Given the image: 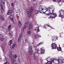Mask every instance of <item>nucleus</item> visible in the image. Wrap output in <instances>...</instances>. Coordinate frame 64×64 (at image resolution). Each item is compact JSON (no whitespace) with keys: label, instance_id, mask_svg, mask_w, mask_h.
I'll use <instances>...</instances> for the list:
<instances>
[{"label":"nucleus","instance_id":"f257e3e1","mask_svg":"<svg viewBox=\"0 0 64 64\" xmlns=\"http://www.w3.org/2000/svg\"><path fill=\"white\" fill-rule=\"evenodd\" d=\"M53 7L52 6H50L48 8V12H50V16L51 18H55L56 17H57V15L56 14L54 13V10L52 9Z\"/></svg>","mask_w":64,"mask_h":64},{"label":"nucleus","instance_id":"f03ea898","mask_svg":"<svg viewBox=\"0 0 64 64\" xmlns=\"http://www.w3.org/2000/svg\"><path fill=\"white\" fill-rule=\"evenodd\" d=\"M39 12L41 13H45L46 12L48 11V8L47 9L45 6L43 7V6H41L39 7Z\"/></svg>","mask_w":64,"mask_h":64},{"label":"nucleus","instance_id":"7ed1b4c3","mask_svg":"<svg viewBox=\"0 0 64 64\" xmlns=\"http://www.w3.org/2000/svg\"><path fill=\"white\" fill-rule=\"evenodd\" d=\"M55 62L56 63L58 64H56L54 62V61L53 63L54 64H62V63H63L64 62V60L63 58L61 56L58 57V60H56L55 59Z\"/></svg>","mask_w":64,"mask_h":64},{"label":"nucleus","instance_id":"20e7f679","mask_svg":"<svg viewBox=\"0 0 64 64\" xmlns=\"http://www.w3.org/2000/svg\"><path fill=\"white\" fill-rule=\"evenodd\" d=\"M33 7H30L29 9H26V12L27 14L29 16V18H31L32 17V12L33 11Z\"/></svg>","mask_w":64,"mask_h":64},{"label":"nucleus","instance_id":"39448f33","mask_svg":"<svg viewBox=\"0 0 64 64\" xmlns=\"http://www.w3.org/2000/svg\"><path fill=\"white\" fill-rule=\"evenodd\" d=\"M5 1L4 0H2L1 3L0 4V6H2L0 10L2 13H3L4 12V10H3V7H5Z\"/></svg>","mask_w":64,"mask_h":64},{"label":"nucleus","instance_id":"423d86ee","mask_svg":"<svg viewBox=\"0 0 64 64\" xmlns=\"http://www.w3.org/2000/svg\"><path fill=\"white\" fill-rule=\"evenodd\" d=\"M59 17H61L62 19V20L63 18L64 17V11L61 10L58 12Z\"/></svg>","mask_w":64,"mask_h":64},{"label":"nucleus","instance_id":"0eeeda50","mask_svg":"<svg viewBox=\"0 0 64 64\" xmlns=\"http://www.w3.org/2000/svg\"><path fill=\"white\" fill-rule=\"evenodd\" d=\"M48 62L46 63V64H52V63L54 62V60L50 58H48L46 59Z\"/></svg>","mask_w":64,"mask_h":64},{"label":"nucleus","instance_id":"6e6552de","mask_svg":"<svg viewBox=\"0 0 64 64\" xmlns=\"http://www.w3.org/2000/svg\"><path fill=\"white\" fill-rule=\"evenodd\" d=\"M45 50L44 48H40V50H38L37 51V53L38 54L40 55V54H43L45 52Z\"/></svg>","mask_w":64,"mask_h":64},{"label":"nucleus","instance_id":"1a4fd4ad","mask_svg":"<svg viewBox=\"0 0 64 64\" xmlns=\"http://www.w3.org/2000/svg\"><path fill=\"white\" fill-rule=\"evenodd\" d=\"M12 59L11 63L12 64H18V62L17 61L15 60V59H12V58H11ZM13 59V60H12Z\"/></svg>","mask_w":64,"mask_h":64},{"label":"nucleus","instance_id":"9d476101","mask_svg":"<svg viewBox=\"0 0 64 64\" xmlns=\"http://www.w3.org/2000/svg\"><path fill=\"white\" fill-rule=\"evenodd\" d=\"M52 48L53 49H57V44L55 43H53L52 44Z\"/></svg>","mask_w":64,"mask_h":64},{"label":"nucleus","instance_id":"9b49d317","mask_svg":"<svg viewBox=\"0 0 64 64\" xmlns=\"http://www.w3.org/2000/svg\"><path fill=\"white\" fill-rule=\"evenodd\" d=\"M28 49L30 51V55H32L33 54V50L31 46H30L28 48Z\"/></svg>","mask_w":64,"mask_h":64},{"label":"nucleus","instance_id":"f8f14e48","mask_svg":"<svg viewBox=\"0 0 64 64\" xmlns=\"http://www.w3.org/2000/svg\"><path fill=\"white\" fill-rule=\"evenodd\" d=\"M52 41H55L57 40V37L56 36H55L52 37Z\"/></svg>","mask_w":64,"mask_h":64},{"label":"nucleus","instance_id":"ddd939ff","mask_svg":"<svg viewBox=\"0 0 64 64\" xmlns=\"http://www.w3.org/2000/svg\"><path fill=\"white\" fill-rule=\"evenodd\" d=\"M28 22H26L24 24V27L23 28V29L24 30V29L25 28H26L28 27Z\"/></svg>","mask_w":64,"mask_h":64},{"label":"nucleus","instance_id":"4468645a","mask_svg":"<svg viewBox=\"0 0 64 64\" xmlns=\"http://www.w3.org/2000/svg\"><path fill=\"white\" fill-rule=\"evenodd\" d=\"M5 46H6V44H2V46H1V48L3 51V52L4 53V50L5 48Z\"/></svg>","mask_w":64,"mask_h":64},{"label":"nucleus","instance_id":"2eb2a0df","mask_svg":"<svg viewBox=\"0 0 64 64\" xmlns=\"http://www.w3.org/2000/svg\"><path fill=\"white\" fill-rule=\"evenodd\" d=\"M33 28V25L32 23L30 24H29V26L28 27V28L30 30L32 29Z\"/></svg>","mask_w":64,"mask_h":64},{"label":"nucleus","instance_id":"dca6fc26","mask_svg":"<svg viewBox=\"0 0 64 64\" xmlns=\"http://www.w3.org/2000/svg\"><path fill=\"white\" fill-rule=\"evenodd\" d=\"M35 31L36 32H37L36 33H38V32H39V31L40 30L39 29V26H38L35 28Z\"/></svg>","mask_w":64,"mask_h":64},{"label":"nucleus","instance_id":"f3484780","mask_svg":"<svg viewBox=\"0 0 64 64\" xmlns=\"http://www.w3.org/2000/svg\"><path fill=\"white\" fill-rule=\"evenodd\" d=\"M9 18H10V19L11 20L12 22H14V18H13V16L12 15H11L9 17Z\"/></svg>","mask_w":64,"mask_h":64},{"label":"nucleus","instance_id":"a211bd4d","mask_svg":"<svg viewBox=\"0 0 64 64\" xmlns=\"http://www.w3.org/2000/svg\"><path fill=\"white\" fill-rule=\"evenodd\" d=\"M0 39L1 41H3L4 40L3 36L2 34H0Z\"/></svg>","mask_w":64,"mask_h":64},{"label":"nucleus","instance_id":"6ab92c4d","mask_svg":"<svg viewBox=\"0 0 64 64\" xmlns=\"http://www.w3.org/2000/svg\"><path fill=\"white\" fill-rule=\"evenodd\" d=\"M21 37H22V34H20V36L18 38V42H19V41H20L21 39Z\"/></svg>","mask_w":64,"mask_h":64},{"label":"nucleus","instance_id":"aec40b11","mask_svg":"<svg viewBox=\"0 0 64 64\" xmlns=\"http://www.w3.org/2000/svg\"><path fill=\"white\" fill-rule=\"evenodd\" d=\"M40 44H43V42H40L39 44H37L36 46H34V48H36L38 47V46H39V45H40Z\"/></svg>","mask_w":64,"mask_h":64},{"label":"nucleus","instance_id":"412c9836","mask_svg":"<svg viewBox=\"0 0 64 64\" xmlns=\"http://www.w3.org/2000/svg\"><path fill=\"white\" fill-rule=\"evenodd\" d=\"M39 12V9L38 10H35L34 11V14L35 15H36L37 14H38Z\"/></svg>","mask_w":64,"mask_h":64},{"label":"nucleus","instance_id":"4be33fe9","mask_svg":"<svg viewBox=\"0 0 64 64\" xmlns=\"http://www.w3.org/2000/svg\"><path fill=\"white\" fill-rule=\"evenodd\" d=\"M9 33L10 34V36L12 37V35L13 34L12 33V31L11 30H10L9 31Z\"/></svg>","mask_w":64,"mask_h":64},{"label":"nucleus","instance_id":"5701e85b","mask_svg":"<svg viewBox=\"0 0 64 64\" xmlns=\"http://www.w3.org/2000/svg\"><path fill=\"white\" fill-rule=\"evenodd\" d=\"M12 44H13V41L12 40H10L8 44L9 45H11Z\"/></svg>","mask_w":64,"mask_h":64},{"label":"nucleus","instance_id":"b1692460","mask_svg":"<svg viewBox=\"0 0 64 64\" xmlns=\"http://www.w3.org/2000/svg\"><path fill=\"white\" fill-rule=\"evenodd\" d=\"M44 28H45L46 29V27H50L51 28V27L50 26V25H48L47 24H46L44 25Z\"/></svg>","mask_w":64,"mask_h":64},{"label":"nucleus","instance_id":"393cba45","mask_svg":"<svg viewBox=\"0 0 64 64\" xmlns=\"http://www.w3.org/2000/svg\"><path fill=\"white\" fill-rule=\"evenodd\" d=\"M18 26H21L22 25V23L21 22L19 21L18 22Z\"/></svg>","mask_w":64,"mask_h":64},{"label":"nucleus","instance_id":"a878e982","mask_svg":"<svg viewBox=\"0 0 64 64\" xmlns=\"http://www.w3.org/2000/svg\"><path fill=\"white\" fill-rule=\"evenodd\" d=\"M33 54L34 58L35 59V58H36L37 56H37V53H34Z\"/></svg>","mask_w":64,"mask_h":64},{"label":"nucleus","instance_id":"bb28decb","mask_svg":"<svg viewBox=\"0 0 64 64\" xmlns=\"http://www.w3.org/2000/svg\"><path fill=\"white\" fill-rule=\"evenodd\" d=\"M4 29H5V28L2 27V26H1L0 27V30H2V31H4Z\"/></svg>","mask_w":64,"mask_h":64},{"label":"nucleus","instance_id":"cd10ccee","mask_svg":"<svg viewBox=\"0 0 64 64\" xmlns=\"http://www.w3.org/2000/svg\"><path fill=\"white\" fill-rule=\"evenodd\" d=\"M16 47V44H13L12 46V48H13V49H15Z\"/></svg>","mask_w":64,"mask_h":64},{"label":"nucleus","instance_id":"c85d7f7f","mask_svg":"<svg viewBox=\"0 0 64 64\" xmlns=\"http://www.w3.org/2000/svg\"><path fill=\"white\" fill-rule=\"evenodd\" d=\"M11 10H9L8 12L7 13V15H10L11 14Z\"/></svg>","mask_w":64,"mask_h":64},{"label":"nucleus","instance_id":"c756f323","mask_svg":"<svg viewBox=\"0 0 64 64\" xmlns=\"http://www.w3.org/2000/svg\"><path fill=\"white\" fill-rule=\"evenodd\" d=\"M11 25H10L8 26V30H10V28H11Z\"/></svg>","mask_w":64,"mask_h":64},{"label":"nucleus","instance_id":"7c9ffc66","mask_svg":"<svg viewBox=\"0 0 64 64\" xmlns=\"http://www.w3.org/2000/svg\"><path fill=\"white\" fill-rule=\"evenodd\" d=\"M10 57H12V58H13V57H12L13 56V53H12V52H11L10 54Z\"/></svg>","mask_w":64,"mask_h":64},{"label":"nucleus","instance_id":"2f4dec72","mask_svg":"<svg viewBox=\"0 0 64 64\" xmlns=\"http://www.w3.org/2000/svg\"><path fill=\"white\" fill-rule=\"evenodd\" d=\"M14 56L15 58H17L18 57L17 55L15 54L14 55Z\"/></svg>","mask_w":64,"mask_h":64},{"label":"nucleus","instance_id":"473e14b6","mask_svg":"<svg viewBox=\"0 0 64 64\" xmlns=\"http://www.w3.org/2000/svg\"><path fill=\"white\" fill-rule=\"evenodd\" d=\"M34 38H36V39H38V38L37 37L36 35V34H35L34 35Z\"/></svg>","mask_w":64,"mask_h":64},{"label":"nucleus","instance_id":"72a5a7b5","mask_svg":"<svg viewBox=\"0 0 64 64\" xmlns=\"http://www.w3.org/2000/svg\"><path fill=\"white\" fill-rule=\"evenodd\" d=\"M31 33L32 32L30 30H29L28 32V34H31Z\"/></svg>","mask_w":64,"mask_h":64},{"label":"nucleus","instance_id":"f704fd0d","mask_svg":"<svg viewBox=\"0 0 64 64\" xmlns=\"http://www.w3.org/2000/svg\"><path fill=\"white\" fill-rule=\"evenodd\" d=\"M57 50L58 51H60L61 50V47L58 48H57Z\"/></svg>","mask_w":64,"mask_h":64},{"label":"nucleus","instance_id":"c9c22d12","mask_svg":"<svg viewBox=\"0 0 64 64\" xmlns=\"http://www.w3.org/2000/svg\"><path fill=\"white\" fill-rule=\"evenodd\" d=\"M50 15V14H46V16H49Z\"/></svg>","mask_w":64,"mask_h":64},{"label":"nucleus","instance_id":"e433bc0d","mask_svg":"<svg viewBox=\"0 0 64 64\" xmlns=\"http://www.w3.org/2000/svg\"><path fill=\"white\" fill-rule=\"evenodd\" d=\"M6 57H5V58H4V62H5L6 61Z\"/></svg>","mask_w":64,"mask_h":64},{"label":"nucleus","instance_id":"4c0bfd02","mask_svg":"<svg viewBox=\"0 0 64 64\" xmlns=\"http://www.w3.org/2000/svg\"><path fill=\"white\" fill-rule=\"evenodd\" d=\"M61 0H58V3H59L60 2Z\"/></svg>","mask_w":64,"mask_h":64},{"label":"nucleus","instance_id":"58836bf2","mask_svg":"<svg viewBox=\"0 0 64 64\" xmlns=\"http://www.w3.org/2000/svg\"><path fill=\"white\" fill-rule=\"evenodd\" d=\"M27 21H28H28H29V20H30V19H29V18H28L27 19Z\"/></svg>","mask_w":64,"mask_h":64},{"label":"nucleus","instance_id":"ea45409f","mask_svg":"<svg viewBox=\"0 0 64 64\" xmlns=\"http://www.w3.org/2000/svg\"><path fill=\"white\" fill-rule=\"evenodd\" d=\"M7 24V23H5V24H4V26H6V25Z\"/></svg>","mask_w":64,"mask_h":64},{"label":"nucleus","instance_id":"a19ab883","mask_svg":"<svg viewBox=\"0 0 64 64\" xmlns=\"http://www.w3.org/2000/svg\"><path fill=\"white\" fill-rule=\"evenodd\" d=\"M7 38V36H5L4 37V39H6Z\"/></svg>","mask_w":64,"mask_h":64},{"label":"nucleus","instance_id":"79ce46f5","mask_svg":"<svg viewBox=\"0 0 64 64\" xmlns=\"http://www.w3.org/2000/svg\"><path fill=\"white\" fill-rule=\"evenodd\" d=\"M14 4L13 3H11V5L12 6H13V4Z\"/></svg>","mask_w":64,"mask_h":64},{"label":"nucleus","instance_id":"37998d69","mask_svg":"<svg viewBox=\"0 0 64 64\" xmlns=\"http://www.w3.org/2000/svg\"><path fill=\"white\" fill-rule=\"evenodd\" d=\"M38 37H41V36L39 35H38Z\"/></svg>","mask_w":64,"mask_h":64},{"label":"nucleus","instance_id":"c03bdc74","mask_svg":"<svg viewBox=\"0 0 64 64\" xmlns=\"http://www.w3.org/2000/svg\"><path fill=\"white\" fill-rule=\"evenodd\" d=\"M53 1H54V2H56L57 1L56 0H52Z\"/></svg>","mask_w":64,"mask_h":64},{"label":"nucleus","instance_id":"a18cd8bd","mask_svg":"<svg viewBox=\"0 0 64 64\" xmlns=\"http://www.w3.org/2000/svg\"><path fill=\"white\" fill-rule=\"evenodd\" d=\"M28 41V40L27 39H26V40H25V42H27V41Z\"/></svg>","mask_w":64,"mask_h":64},{"label":"nucleus","instance_id":"49530a36","mask_svg":"<svg viewBox=\"0 0 64 64\" xmlns=\"http://www.w3.org/2000/svg\"><path fill=\"white\" fill-rule=\"evenodd\" d=\"M4 56L5 57H6V56H7V55L6 54H4Z\"/></svg>","mask_w":64,"mask_h":64},{"label":"nucleus","instance_id":"de8ad7c7","mask_svg":"<svg viewBox=\"0 0 64 64\" xmlns=\"http://www.w3.org/2000/svg\"><path fill=\"white\" fill-rule=\"evenodd\" d=\"M33 2H36V0H33Z\"/></svg>","mask_w":64,"mask_h":64},{"label":"nucleus","instance_id":"09e8293b","mask_svg":"<svg viewBox=\"0 0 64 64\" xmlns=\"http://www.w3.org/2000/svg\"><path fill=\"white\" fill-rule=\"evenodd\" d=\"M14 8H12V10H13V11H14Z\"/></svg>","mask_w":64,"mask_h":64},{"label":"nucleus","instance_id":"8fccbe9b","mask_svg":"<svg viewBox=\"0 0 64 64\" xmlns=\"http://www.w3.org/2000/svg\"><path fill=\"white\" fill-rule=\"evenodd\" d=\"M18 61H19V62H20V60H18Z\"/></svg>","mask_w":64,"mask_h":64},{"label":"nucleus","instance_id":"3c124183","mask_svg":"<svg viewBox=\"0 0 64 64\" xmlns=\"http://www.w3.org/2000/svg\"><path fill=\"white\" fill-rule=\"evenodd\" d=\"M22 15H23V13H22Z\"/></svg>","mask_w":64,"mask_h":64},{"label":"nucleus","instance_id":"603ef678","mask_svg":"<svg viewBox=\"0 0 64 64\" xmlns=\"http://www.w3.org/2000/svg\"><path fill=\"white\" fill-rule=\"evenodd\" d=\"M5 30H6V29H5Z\"/></svg>","mask_w":64,"mask_h":64},{"label":"nucleus","instance_id":"864d4df0","mask_svg":"<svg viewBox=\"0 0 64 64\" xmlns=\"http://www.w3.org/2000/svg\"><path fill=\"white\" fill-rule=\"evenodd\" d=\"M52 28V29H53V28Z\"/></svg>","mask_w":64,"mask_h":64},{"label":"nucleus","instance_id":"5fc2aeb1","mask_svg":"<svg viewBox=\"0 0 64 64\" xmlns=\"http://www.w3.org/2000/svg\"><path fill=\"white\" fill-rule=\"evenodd\" d=\"M32 44H33V43Z\"/></svg>","mask_w":64,"mask_h":64},{"label":"nucleus","instance_id":"6e6d98bb","mask_svg":"<svg viewBox=\"0 0 64 64\" xmlns=\"http://www.w3.org/2000/svg\"><path fill=\"white\" fill-rule=\"evenodd\" d=\"M64 47V46H63V47Z\"/></svg>","mask_w":64,"mask_h":64},{"label":"nucleus","instance_id":"4d7b16f0","mask_svg":"<svg viewBox=\"0 0 64 64\" xmlns=\"http://www.w3.org/2000/svg\"><path fill=\"white\" fill-rule=\"evenodd\" d=\"M35 50H36V49H35Z\"/></svg>","mask_w":64,"mask_h":64}]
</instances>
